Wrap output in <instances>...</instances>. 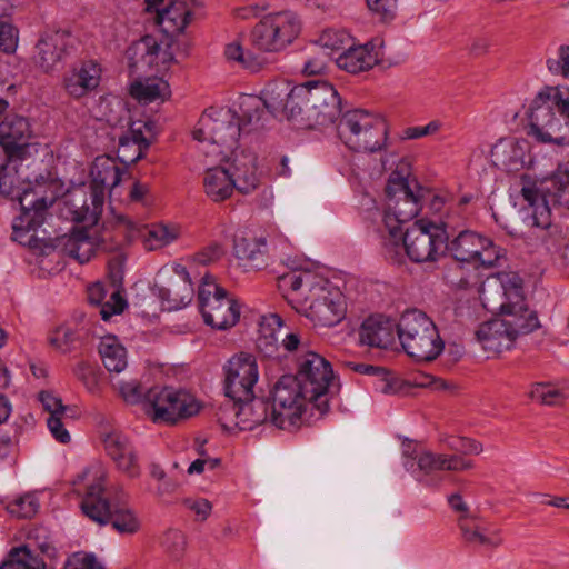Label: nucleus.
<instances>
[{
	"mask_svg": "<svg viewBox=\"0 0 569 569\" xmlns=\"http://www.w3.org/2000/svg\"><path fill=\"white\" fill-rule=\"evenodd\" d=\"M527 117L528 134L536 141L569 146V89L545 87L532 99Z\"/></svg>",
	"mask_w": 569,
	"mask_h": 569,
	"instance_id": "nucleus-1",
	"label": "nucleus"
},
{
	"mask_svg": "<svg viewBox=\"0 0 569 569\" xmlns=\"http://www.w3.org/2000/svg\"><path fill=\"white\" fill-rule=\"evenodd\" d=\"M341 113L335 87L325 80H310L292 88L288 120L300 129L331 124Z\"/></svg>",
	"mask_w": 569,
	"mask_h": 569,
	"instance_id": "nucleus-2",
	"label": "nucleus"
},
{
	"mask_svg": "<svg viewBox=\"0 0 569 569\" xmlns=\"http://www.w3.org/2000/svg\"><path fill=\"white\" fill-rule=\"evenodd\" d=\"M521 196L531 208L527 219L532 234L545 241L546 236L557 229L551 220L549 204H558L569 210V160L560 162L539 188L536 183L522 186Z\"/></svg>",
	"mask_w": 569,
	"mask_h": 569,
	"instance_id": "nucleus-3",
	"label": "nucleus"
},
{
	"mask_svg": "<svg viewBox=\"0 0 569 569\" xmlns=\"http://www.w3.org/2000/svg\"><path fill=\"white\" fill-rule=\"evenodd\" d=\"M260 104L258 100L241 103V116L230 109H208L201 116L199 127L193 131V138L233 149L241 134L263 128L260 123Z\"/></svg>",
	"mask_w": 569,
	"mask_h": 569,
	"instance_id": "nucleus-4",
	"label": "nucleus"
},
{
	"mask_svg": "<svg viewBox=\"0 0 569 569\" xmlns=\"http://www.w3.org/2000/svg\"><path fill=\"white\" fill-rule=\"evenodd\" d=\"M396 328L402 349L416 361H433L443 351L437 326L420 310L405 311Z\"/></svg>",
	"mask_w": 569,
	"mask_h": 569,
	"instance_id": "nucleus-5",
	"label": "nucleus"
},
{
	"mask_svg": "<svg viewBox=\"0 0 569 569\" xmlns=\"http://www.w3.org/2000/svg\"><path fill=\"white\" fill-rule=\"evenodd\" d=\"M385 224L390 238H401L402 224L411 221L421 209L422 188L392 172L386 186Z\"/></svg>",
	"mask_w": 569,
	"mask_h": 569,
	"instance_id": "nucleus-6",
	"label": "nucleus"
},
{
	"mask_svg": "<svg viewBox=\"0 0 569 569\" xmlns=\"http://www.w3.org/2000/svg\"><path fill=\"white\" fill-rule=\"evenodd\" d=\"M337 132L349 149L358 152H376L386 146L388 126L382 118L362 109H355L341 117Z\"/></svg>",
	"mask_w": 569,
	"mask_h": 569,
	"instance_id": "nucleus-7",
	"label": "nucleus"
},
{
	"mask_svg": "<svg viewBox=\"0 0 569 569\" xmlns=\"http://www.w3.org/2000/svg\"><path fill=\"white\" fill-rule=\"evenodd\" d=\"M102 479L89 485L81 501L82 512L98 525L111 523L120 535H134L141 529V521L129 507L111 503L103 496Z\"/></svg>",
	"mask_w": 569,
	"mask_h": 569,
	"instance_id": "nucleus-8",
	"label": "nucleus"
},
{
	"mask_svg": "<svg viewBox=\"0 0 569 569\" xmlns=\"http://www.w3.org/2000/svg\"><path fill=\"white\" fill-rule=\"evenodd\" d=\"M309 403L321 413L329 410V395L333 386V371L330 362L320 355L308 351L298 359V370L293 376Z\"/></svg>",
	"mask_w": 569,
	"mask_h": 569,
	"instance_id": "nucleus-9",
	"label": "nucleus"
},
{
	"mask_svg": "<svg viewBox=\"0 0 569 569\" xmlns=\"http://www.w3.org/2000/svg\"><path fill=\"white\" fill-rule=\"evenodd\" d=\"M122 170L117 161L109 156H99L94 159L91 169V194L90 204L83 201L82 206L74 207V220L88 224H96L102 212L104 192L112 190L121 181Z\"/></svg>",
	"mask_w": 569,
	"mask_h": 569,
	"instance_id": "nucleus-10",
	"label": "nucleus"
},
{
	"mask_svg": "<svg viewBox=\"0 0 569 569\" xmlns=\"http://www.w3.org/2000/svg\"><path fill=\"white\" fill-rule=\"evenodd\" d=\"M449 239L446 230L432 222L416 221L401 238H390L395 244L402 242L406 253L413 262L435 261L446 252V241Z\"/></svg>",
	"mask_w": 569,
	"mask_h": 569,
	"instance_id": "nucleus-11",
	"label": "nucleus"
},
{
	"mask_svg": "<svg viewBox=\"0 0 569 569\" xmlns=\"http://www.w3.org/2000/svg\"><path fill=\"white\" fill-rule=\"evenodd\" d=\"M148 416L153 422L173 425L199 412L200 406L190 393L169 387H152L146 393Z\"/></svg>",
	"mask_w": 569,
	"mask_h": 569,
	"instance_id": "nucleus-12",
	"label": "nucleus"
},
{
	"mask_svg": "<svg viewBox=\"0 0 569 569\" xmlns=\"http://www.w3.org/2000/svg\"><path fill=\"white\" fill-rule=\"evenodd\" d=\"M198 301L204 322L214 329L226 330L239 320L237 301L209 277H204L199 287Z\"/></svg>",
	"mask_w": 569,
	"mask_h": 569,
	"instance_id": "nucleus-13",
	"label": "nucleus"
},
{
	"mask_svg": "<svg viewBox=\"0 0 569 569\" xmlns=\"http://www.w3.org/2000/svg\"><path fill=\"white\" fill-rule=\"evenodd\" d=\"M497 292L500 296H507L508 301L493 303L490 301L489 292L483 289L480 295L482 305L491 312L500 311L503 321L507 322V326L516 339L540 327L536 311L527 307L519 287H515L510 293H507L503 288L499 286Z\"/></svg>",
	"mask_w": 569,
	"mask_h": 569,
	"instance_id": "nucleus-14",
	"label": "nucleus"
},
{
	"mask_svg": "<svg viewBox=\"0 0 569 569\" xmlns=\"http://www.w3.org/2000/svg\"><path fill=\"white\" fill-rule=\"evenodd\" d=\"M271 398L270 421L280 429L295 427L309 402L293 375H284L276 382Z\"/></svg>",
	"mask_w": 569,
	"mask_h": 569,
	"instance_id": "nucleus-15",
	"label": "nucleus"
},
{
	"mask_svg": "<svg viewBox=\"0 0 569 569\" xmlns=\"http://www.w3.org/2000/svg\"><path fill=\"white\" fill-rule=\"evenodd\" d=\"M300 32V23L290 12L270 14L251 31V42L260 50L273 52L291 43Z\"/></svg>",
	"mask_w": 569,
	"mask_h": 569,
	"instance_id": "nucleus-16",
	"label": "nucleus"
},
{
	"mask_svg": "<svg viewBox=\"0 0 569 569\" xmlns=\"http://www.w3.org/2000/svg\"><path fill=\"white\" fill-rule=\"evenodd\" d=\"M258 378L259 371L254 356L242 352L232 357L226 367V397L250 400Z\"/></svg>",
	"mask_w": 569,
	"mask_h": 569,
	"instance_id": "nucleus-17",
	"label": "nucleus"
},
{
	"mask_svg": "<svg viewBox=\"0 0 569 569\" xmlns=\"http://www.w3.org/2000/svg\"><path fill=\"white\" fill-rule=\"evenodd\" d=\"M346 309L345 297L339 290L320 288L305 311L315 325L332 327L345 318Z\"/></svg>",
	"mask_w": 569,
	"mask_h": 569,
	"instance_id": "nucleus-18",
	"label": "nucleus"
},
{
	"mask_svg": "<svg viewBox=\"0 0 569 569\" xmlns=\"http://www.w3.org/2000/svg\"><path fill=\"white\" fill-rule=\"evenodd\" d=\"M174 278H170L167 286H154L157 296L168 310H178L189 305L193 298V288L189 272L181 264L172 268Z\"/></svg>",
	"mask_w": 569,
	"mask_h": 569,
	"instance_id": "nucleus-19",
	"label": "nucleus"
},
{
	"mask_svg": "<svg viewBox=\"0 0 569 569\" xmlns=\"http://www.w3.org/2000/svg\"><path fill=\"white\" fill-rule=\"evenodd\" d=\"M383 40L375 39L365 46L353 47L349 43L348 48L335 58L336 64L347 72L359 73L372 68L383 53L381 49Z\"/></svg>",
	"mask_w": 569,
	"mask_h": 569,
	"instance_id": "nucleus-20",
	"label": "nucleus"
},
{
	"mask_svg": "<svg viewBox=\"0 0 569 569\" xmlns=\"http://www.w3.org/2000/svg\"><path fill=\"white\" fill-rule=\"evenodd\" d=\"M227 168L234 188L239 192L247 194L258 188L260 177L257 168V156L253 152L233 151L232 159Z\"/></svg>",
	"mask_w": 569,
	"mask_h": 569,
	"instance_id": "nucleus-21",
	"label": "nucleus"
},
{
	"mask_svg": "<svg viewBox=\"0 0 569 569\" xmlns=\"http://www.w3.org/2000/svg\"><path fill=\"white\" fill-rule=\"evenodd\" d=\"M147 10L156 12V22L167 33H181L190 23L191 11L173 3V0H146Z\"/></svg>",
	"mask_w": 569,
	"mask_h": 569,
	"instance_id": "nucleus-22",
	"label": "nucleus"
},
{
	"mask_svg": "<svg viewBox=\"0 0 569 569\" xmlns=\"http://www.w3.org/2000/svg\"><path fill=\"white\" fill-rule=\"evenodd\" d=\"M152 127L150 121H133L129 131L119 138L118 158L122 163H134L143 157L150 146L143 130L151 132Z\"/></svg>",
	"mask_w": 569,
	"mask_h": 569,
	"instance_id": "nucleus-23",
	"label": "nucleus"
},
{
	"mask_svg": "<svg viewBox=\"0 0 569 569\" xmlns=\"http://www.w3.org/2000/svg\"><path fill=\"white\" fill-rule=\"evenodd\" d=\"M527 147L525 140L500 139L491 149V161L499 169L519 171L526 164Z\"/></svg>",
	"mask_w": 569,
	"mask_h": 569,
	"instance_id": "nucleus-24",
	"label": "nucleus"
},
{
	"mask_svg": "<svg viewBox=\"0 0 569 569\" xmlns=\"http://www.w3.org/2000/svg\"><path fill=\"white\" fill-rule=\"evenodd\" d=\"M475 335L485 350L495 353L510 349L516 340L502 318L481 323Z\"/></svg>",
	"mask_w": 569,
	"mask_h": 569,
	"instance_id": "nucleus-25",
	"label": "nucleus"
},
{
	"mask_svg": "<svg viewBox=\"0 0 569 569\" xmlns=\"http://www.w3.org/2000/svg\"><path fill=\"white\" fill-rule=\"evenodd\" d=\"M292 88L288 83H272L267 86L262 91V98H247L242 103H250V100H258L261 102L259 109L261 110V121L264 126L266 114L269 112L273 117L279 114L286 116L288 119V106L291 100Z\"/></svg>",
	"mask_w": 569,
	"mask_h": 569,
	"instance_id": "nucleus-26",
	"label": "nucleus"
},
{
	"mask_svg": "<svg viewBox=\"0 0 569 569\" xmlns=\"http://www.w3.org/2000/svg\"><path fill=\"white\" fill-rule=\"evenodd\" d=\"M100 69L93 62L83 63L69 71L63 78V88L76 99L87 96L99 86Z\"/></svg>",
	"mask_w": 569,
	"mask_h": 569,
	"instance_id": "nucleus-27",
	"label": "nucleus"
},
{
	"mask_svg": "<svg viewBox=\"0 0 569 569\" xmlns=\"http://www.w3.org/2000/svg\"><path fill=\"white\" fill-rule=\"evenodd\" d=\"M282 326L283 321L278 313H269L261 317L256 347L262 357H279V340L283 336L281 332Z\"/></svg>",
	"mask_w": 569,
	"mask_h": 569,
	"instance_id": "nucleus-28",
	"label": "nucleus"
},
{
	"mask_svg": "<svg viewBox=\"0 0 569 569\" xmlns=\"http://www.w3.org/2000/svg\"><path fill=\"white\" fill-rule=\"evenodd\" d=\"M418 467L422 472L429 475L436 471H466L472 469L475 463L457 453L423 451L418 457Z\"/></svg>",
	"mask_w": 569,
	"mask_h": 569,
	"instance_id": "nucleus-29",
	"label": "nucleus"
},
{
	"mask_svg": "<svg viewBox=\"0 0 569 569\" xmlns=\"http://www.w3.org/2000/svg\"><path fill=\"white\" fill-rule=\"evenodd\" d=\"M393 327L382 316H370L359 328V341L369 347L386 349L393 342Z\"/></svg>",
	"mask_w": 569,
	"mask_h": 569,
	"instance_id": "nucleus-30",
	"label": "nucleus"
},
{
	"mask_svg": "<svg viewBox=\"0 0 569 569\" xmlns=\"http://www.w3.org/2000/svg\"><path fill=\"white\" fill-rule=\"evenodd\" d=\"M69 34L56 31L44 34L37 44L38 63L46 71L52 70L67 52Z\"/></svg>",
	"mask_w": 569,
	"mask_h": 569,
	"instance_id": "nucleus-31",
	"label": "nucleus"
},
{
	"mask_svg": "<svg viewBox=\"0 0 569 569\" xmlns=\"http://www.w3.org/2000/svg\"><path fill=\"white\" fill-rule=\"evenodd\" d=\"M266 241L237 237L233 241V252L246 270H261L267 266V254L263 248Z\"/></svg>",
	"mask_w": 569,
	"mask_h": 569,
	"instance_id": "nucleus-32",
	"label": "nucleus"
},
{
	"mask_svg": "<svg viewBox=\"0 0 569 569\" xmlns=\"http://www.w3.org/2000/svg\"><path fill=\"white\" fill-rule=\"evenodd\" d=\"M266 241L237 237L233 241V252L246 270H261L267 266V254L263 248Z\"/></svg>",
	"mask_w": 569,
	"mask_h": 569,
	"instance_id": "nucleus-33",
	"label": "nucleus"
},
{
	"mask_svg": "<svg viewBox=\"0 0 569 569\" xmlns=\"http://www.w3.org/2000/svg\"><path fill=\"white\" fill-rule=\"evenodd\" d=\"M266 241L237 237L233 241V252L246 270H261L267 266V254L263 248Z\"/></svg>",
	"mask_w": 569,
	"mask_h": 569,
	"instance_id": "nucleus-34",
	"label": "nucleus"
},
{
	"mask_svg": "<svg viewBox=\"0 0 569 569\" xmlns=\"http://www.w3.org/2000/svg\"><path fill=\"white\" fill-rule=\"evenodd\" d=\"M266 241L237 237L233 241V252L246 270H261L267 266V254L263 248Z\"/></svg>",
	"mask_w": 569,
	"mask_h": 569,
	"instance_id": "nucleus-35",
	"label": "nucleus"
},
{
	"mask_svg": "<svg viewBox=\"0 0 569 569\" xmlns=\"http://www.w3.org/2000/svg\"><path fill=\"white\" fill-rule=\"evenodd\" d=\"M483 237L477 232L461 231L451 241H446V252L460 262L473 263L479 250L482 249Z\"/></svg>",
	"mask_w": 569,
	"mask_h": 569,
	"instance_id": "nucleus-36",
	"label": "nucleus"
},
{
	"mask_svg": "<svg viewBox=\"0 0 569 569\" xmlns=\"http://www.w3.org/2000/svg\"><path fill=\"white\" fill-rule=\"evenodd\" d=\"M59 242L64 253L80 264L90 261L96 253V244L86 229H74L62 236Z\"/></svg>",
	"mask_w": 569,
	"mask_h": 569,
	"instance_id": "nucleus-37",
	"label": "nucleus"
},
{
	"mask_svg": "<svg viewBox=\"0 0 569 569\" xmlns=\"http://www.w3.org/2000/svg\"><path fill=\"white\" fill-rule=\"evenodd\" d=\"M181 230L177 224L157 223L138 229V234L148 251L161 249L180 237Z\"/></svg>",
	"mask_w": 569,
	"mask_h": 569,
	"instance_id": "nucleus-38",
	"label": "nucleus"
},
{
	"mask_svg": "<svg viewBox=\"0 0 569 569\" xmlns=\"http://www.w3.org/2000/svg\"><path fill=\"white\" fill-rule=\"evenodd\" d=\"M29 136V122L22 117H14L0 123V146L10 154L24 147Z\"/></svg>",
	"mask_w": 569,
	"mask_h": 569,
	"instance_id": "nucleus-39",
	"label": "nucleus"
},
{
	"mask_svg": "<svg viewBox=\"0 0 569 569\" xmlns=\"http://www.w3.org/2000/svg\"><path fill=\"white\" fill-rule=\"evenodd\" d=\"M203 186L207 196L216 202L228 199L236 189L228 168L221 167L206 171Z\"/></svg>",
	"mask_w": 569,
	"mask_h": 569,
	"instance_id": "nucleus-40",
	"label": "nucleus"
},
{
	"mask_svg": "<svg viewBox=\"0 0 569 569\" xmlns=\"http://www.w3.org/2000/svg\"><path fill=\"white\" fill-rule=\"evenodd\" d=\"M269 403L262 398L254 396L250 400L240 403L237 428L240 430H252L257 426L268 421L271 416Z\"/></svg>",
	"mask_w": 569,
	"mask_h": 569,
	"instance_id": "nucleus-41",
	"label": "nucleus"
},
{
	"mask_svg": "<svg viewBox=\"0 0 569 569\" xmlns=\"http://www.w3.org/2000/svg\"><path fill=\"white\" fill-rule=\"evenodd\" d=\"M106 291L99 283L88 288V301L98 308V313L104 321H108L113 315L121 313L127 307V301L118 290L111 292L108 301L103 302Z\"/></svg>",
	"mask_w": 569,
	"mask_h": 569,
	"instance_id": "nucleus-42",
	"label": "nucleus"
},
{
	"mask_svg": "<svg viewBox=\"0 0 569 569\" xmlns=\"http://www.w3.org/2000/svg\"><path fill=\"white\" fill-rule=\"evenodd\" d=\"M170 87L161 78H147L134 81L130 86V94L139 102L150 103L158 99L166 100L170 97Z\"/></svg>",
	"mask_w": 569,
	"mask_h": 569,
	"instance_id": "nucleus-43",
	"label": "nucleus"
},
{
	"mask_svg": "<svg viewBox=\"0 0 569 569\" xmlns=\"http://www.w3.org/2000/svg\"><path fill=\"white\" fill-rule=\"evenodd\" d=\"M99 353L106 369L110 372L119 373L127 367V351L116 336L101 339Z\"/></svg>",
	"mask_w": 569,
	"mask_h": 569,
	"instance_id": "nucleus-44",
	"label": "nucleus"
},
{
	"mask_svg": "<svg viewBox=\"0 0 569 569\" xmlns=\"http://www.w3.org/2000/svg\"><path fill=\"white\" fill-rule=\"evenodd\" d=\"M476 519H458V526L463 540L471 546H485L488 548H497L502 543L499 531H495L491 536H487L485 529H481Z\"/></svg>",
	"mask_w": 569,
	"mask_h": 569,
	"instance_id": "nucleus-45",
	"label": "nucleus"
},
{
	"mask_svg": "<svg viewBox=\"0 0 569 569\" xmlns=\"http://www.w3.org/2000/svg\"><path fill=\"white\" fill-rule=\"evenodd\" d=\"M0 569H46L43 559L27 546L13 548Z\"/></svg>",
	"mask_w": 569,
	"mask_h": 569,
	"instance_id": "nucleus-46",
	"label": "nucleus"
},
{
	"mask_svg": "<svg viewBox=\"0 0 569 569\" xmlns=\"http://www.w3.org/2000/svg\"><path fill=\"white\" fill-rule=\"evenodd\" d=\"M528 397L545 406H559L569 397V389L551 383L536 382L531 385Z\"/></svg>",
	"mask_w": 569,
	"mask_h": 569,
	"instance_id": "nucleus-47",
	"label": "nucleus"
},
{
	"mask_svg": "<svg viewBox=\"0 0 569 569\" xmlns=\"http://www.w3.org/2000/svg\"><path fill=\"white\" fill-rule=\"evenodd\" d=\"M351 38L342 30H326L321 33L318 39L316 49H320L323 52L332 53L345 50L346 46H349Z\"/></svg>",
	"mask_w": 569,
	"mask_h": 569,
	"instance_id": "nucleus-48",
	"label": "nucleus"
},
{
	"mask_svg": "<svg viewBox=\"0 0 569 569\" xmlns=\"http://www.w3.org/2000/svg\"><path fill=\"white\" fill-rule=\"evenodd\" d=\"M161 546L170 559L178 561L184 555L187 540L181 531L168 529L161 538Z\"/></svg>",
	"mask_w": 569,
	"mask_h": 569,
	"instance_id": "nucleus-49",
	"label": "nucleus"
},
{
	"mask_svg": "<svg viewBox=\"0 0 569 569\" xmlns=\"http://www.w3.org/2000/svg\"><path fill=\"white\" fill-rule=\"evenodd\" d=\"M243 400H237L231 397H227L218 407L216 417L221 427L226 430H231L237 427L238 412L240 410V403Z\"/></svg>",
	"mask_w": 569,
	"mask_h": 569,
	"instance_id": "nucleus-50",
	"label": "nucleus"
},
{
	"mask_svg": "<svg viewBox=\"0 0 569 569\" xmlns=\"http://www.w3.org/2000/svg\"><path fill=\"white\" fill-rule=\"evenodd\" d=\"M345 366L349 367L355 372L368 376H377L380 379V390L385 393L391 392L395 390L393 385L391 382V378L389 372L383 367L366 365V363H357V362H345Z\"/></svg>",
	"mask_w": 569,
	"mask_h": 569,
	"instance_id": "nucleus-51",
	"label": "nucleus"
},
{
	"mask_svg": "<svg viewBox=\"0 0 569 569\" xmlns=\"http://www.w3.org/2000/svg\"><path fill=\"white\" fill-rule=\"evenodd\" d=\"M104 449L112 460L123 458L133 450L128 438L118 431H111L103 437Z\"/></svg>",
	"mask_w": 569,
	"mask_h": 569,
	"instance_id": "nucleus-52",
	"label": "nucleus"
},
{
	"mask_svg": "<svg viewBox=\"0 0 569 569\" xmlns=\"http://www.w3.org/2000/svg\"><path fill=\"white\" fill-rule=\"evenodd\" d=\"M31 192L24 191L23 194L19 198V202L26 216H29L31 212H33V214L30 217L29 223L40 224L43 219V213L48 208V202L43 197L33 200L31 199Z\"/></svg>",
	"mask_w": 569,
	"mask_h": 569,
	"instance_id": "nucleus-53",
	"label": "nucleus"
},
{
	"mask_svg": "<svg viewBox=\"0 0 569 569\" xmlns=\"http://www.w3.org/2000/svg\"><path fill=\"white\" fill-rule=\"evenodd\" d=\"M482 249L479 250L475 259V264L485 268L495 267L498 261L503 257V249L496 246L491 239L483 237Z\"/></svg>",
	"mask_w": 569,
	"mask_h": 569,
	"instance_id": "nucleus-54",
	"label": "nucleus"
},
{
	"mask_svg": "<svg viewBox=\"0 0 569 569\" xmlns=\"http://www.w3.org/2000/svg\"><path fill=\"white\" fill-rule=\"evenodd\" d=\"M76 340V331L68 326L58 327L49 337L50 345L61 352L71 351Z\"/></svg>",
	"mask_w": 569,
	"mask_h": 569,
	"instance_id": "nucleus-55",
	"label": "nucleus"
},
{
	"mask_svg": "<svg viewBox=\"0 0 569 569\" xmlns=\"http://www.w3.org/2000/svg\"><path fill=\"white\" fill-rule=\"evenodd\" d=\"M76 377L83 383L86 389L91 393L100 390L99 371L88 363H79L74 368Z\"/></svg>",
	"mask_w": 569,
	"mask_h": 569,
	"instance_id": "nucleus-56",
	"label": "nucleus"
},
{
	"mask_svg": "<svg viewBox=\"0 0 569 569\" xmlns=\"http://www.w3.org/2000/svg\"><path fill=\"white\" fill-rule=\"evenodd\" d=\"M117 388L124 401L129 403H138L143 400L146 402V393L148 389H146L139 381H119Z\"/></svg>",
	"mask_w": 569,
	"mask_h": 569,
	"instance_id": "nucleus-57",
	"label": "nucleus"
},
{
	"mask_svg": "<svg viewBox=\"0 0 569 569\" xmlns=\"http://www.w3.org/2000/svg\"><path fill=\"white\" fill-rule=\"evenodd\" d=\"M366 2L382 22H390L397 16L398 0H366Z\"/></svg>",
	"mask_w": 569,
	"mask_h": 569,
	"instance_id": "nucleus-58",
	"label": "nucleus"
},
{
	"mask_svg": "<svg viewBox=\"0 0 569 569\" xmlns=\"http://www.w3.org/2000/svg\"><path fill=\"white\" fill-rule=\"evenodd\" d=\"M19 31L9 21L0 19V50L12 53L18 46Z\"/></svg>",
	"mask_w": 569,
	"mask_h": 569,
	"instance_id": "nucleus-59",
	"label": "nucleus"
},
{
	"mask_svg": "<svg viewBox=\"0 0 569 569\" xmlns=\"http://www.w3.org/2000/svg\"><path fill=\"white\" fill-rule=\"evenodd\" d=\"M39 509L38 500L34 496L27 495L10 506V512L19 518L30 519Z\"/></svg>",
	"mask_w": 569,
	"mask_h": 569,
	"instance_id": "nucleus-60",
	"label": "nucleus"
},
{
	"mask_svg": "<svg viewBox=\"0 0 569 569\" xmlns=\"http://www.w3.org/2000/svg\"><path fill=\"white\" fill-rule=\"evenodd\" d=\"M68 418H72V416L67 412L66 415L49 416L47 419L51 435L61 443H68L71 439L68 430L64 428Z\"/></svg>",
	"mask_w": 569,
	"mask_h": 569,
	"instance_id": "nucleus-61",
	"label": "nucleus"
},
{
	"mask_svg": "<svg viewBox=\"0 0 569 569\" xmlns=\"http://www.w3.org/2000/svg\"><path fill=\"white\" fill-rule=\"evenodd\" d=\"M549 70L552 73L561 74L569 79V46H561L557 58L547 60Z\"/></svg>",
	"mask_w": 569,
	"mask_h": 569,
	"instance_id": "nucleus-62",
	"label": "nucleus"
},
{
	"mask_svg": "<svg viewBox=\"0 0 569 569\" xmlns=\"http://www.w3.org/2000/svg\"><path fill=\"white\" fill-rule=\"evenodd\" d=\"M39 400L41 401L46 411L49 412V416L57 415H66L71 411V409L64 405H62V400L56 397L50 391H41L39 393Z\"/></svg>",
	"mask_w": 569,
	"mask_h": 569,
	"instance_id": "nucleus-63",
	"label": "nucleus"
},
{
	"mask_svg": "<svg viewBox=\"0 0 569 569\" xmlns=\"http://www.w3.org/2000/svg\"><path fill=\"white\" fill-rule=\"evenodd\" d=\"M64 569H104L93 555H74Z\"/></svg>",
	"mask_w": 569,
	"mask_h": 569,
	"instance_id": "nucleus-64",
	"label": "nucleus"
}]
</instances>
